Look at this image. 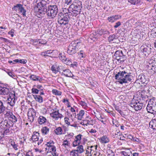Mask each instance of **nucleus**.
<instances>
[{
	"instance_id": "nucleus-26",
	"label": "nucleus",
	"mask_w": 156,
	"mask_h": 156,
	"mask_svg": "<svg viewBox=\"0 0 156 156\" xmlns=\"http://www.w3.org/2000/svg\"><path fill=\"white\" fill-rule=\"evenodd\" d=\"M46 121V118L42 116H40L38 119V123L41 125L45 123Z\"/></svg>"
},
{
	"instance_id": "nucleus-12",
	"label": "nucleus",
	"mask_w": 156,
	"mask_h": 156,
	"mask_svg": "<svg viewBox=\"0 0 156 156\" xmlns=\"http://www.w3.org/2000/svg\"><path fill=\"white\" fill-rule=\"evenodd\" d=\"M82 135L80 134H78L75 136L74 141L73 143V146L75 147L79 145L82 139Z\"/></svg>"
},
{
	"instance_id": "nucleus-56",
	"label": "nucleus",
	"mask_w": 156,
	"mask_h": 156,
	"mask_svg": "<svg viewBox=\"0 0 156 156\" xmlns=\"http://www.w3.org/2000/svg\"><path fill=\"white\" fill-rule=\"evenodd\" d=\"M121 25V23L120 22L118 21L115 23V25L114 26L115 28H117Z\"/></svg>"
},
{
	"instance_id": "nucleus-24",
	"label": "nucleus",
	"mask_w": 156,
	"mask_h": 156,
	"mask_svg": "<svg viewBox=\"0 0 156 156\" xmlns=\"http://www.w3.org/2000/svg\"><path fill=\"white\" fill-rule=\"evenodd\" d=\"M63 62L67 65L71 66H76L75 64H72V62L69 59L66 58L64 60V61H63Z\"/></svg>"
},
{
	"instance_id": "nucleus-27",
	"label": "nucleus",
	"mask_w": 156,
	"mask_h": 156,
	"mask_svg": "<svg viewBox=\"0 0 156 156\" xmlns=\"http://www.w3.org/2000/svg\"><path fill=\"white\" fill-rule=\"evenodd\" d=\"M39 133L37 132H34V134L32 135V140L34 142L38 140Z\"/></svg>"
},
{
	"instance_id": "nucleus-61",
	"label": "nucleus",
	"mask_w": 156,
	"mask_h": 156,
	"mask_svg": "<svg viewBox=\"0 0 156 156\" xmlns=\"http://www.w3.org/2000/svg\"><path fill=\"white\" fill-rule=\"evenodd\" d=\"M80 105L83 106H86V103L82 101L80 102Z\"/></svg>"
},
{
	"instance_id": "nucleus-28",
	"label": "nucleus",
	"mask_w": 156,
	"mask_h": 156,
	"mask_svg": "<svg viewBox=\"0 0 156 156\" xmlns=\"http://www.w3.org/2000/svg\"><path fill=\"white\" fill-rule=\"evenodd\" d=\"M76 152L79 154L83 152L84 150L83 149V146L82 145H79L77 147L76 150H75Z\"/></svg>"
},
{
	"instance_id": "nucleus-51",
	"label": "nucleus",
	"mask_w": 156,
	"mask_h": 156,
	"mask_svg": "<svg viewBox=\"0 0 156 156\" xmlns=\"http://www.w3.org/2000/svg\"><path fill=\"white\" fill-rule=\"evenodd\" d=\"M34 87H36L37 89L39 90L40 91H41L43 90V87L42 86L40 85H37V86H34Z\"/></svg>"
},
{
	"instance_id": "nucleus-7",
	"label": "nucleus",
	"mask_w": 156,
	"mask_h": 156,
	"mask_svg": "<svg viewBox=\"0 0 156 156\" xmlns=\"http://www.w3.org/2000/svg\"><path fill=\"white\" fill-rule=\"evenodd\" d=\"M36 111L33 108H31L29 109L27 115L30 122H32L34 120L36 116Z\"/></svg>"
},
{
	"instance_id": "nucleus-8",
	"label": "nucleus",
	"mask_w": 156,
	"mask_h": 156,
	"mask_svg": "<svg viewBox=\"0 0 156 156\" xmlns=\"http://www.w3.org/2000/svg\"><path fill=\"white\" fill-rule=\"evenodd\" d=\"M13 11H19L21 13H22L23 16H26V10L24 9L23 5L20 4H17L14 5L12 8Z\"/></svg>"
},
{
	"instance_id": "nucleus-64",
	"label": "nucleus",
	"mask_w": 156,
	"mask_h": 156,
	"mask_svg": "<svg viewBox=\"0 0 156 156\" xmlns=\"http://www.w3.org/2000/svg\"><path fill=\"white\" fill-rule=\"evenodd\" d=\"M103 29H101V30H99V31H98V34H99V35H102L103 34Z\"/></svg>"
},
{
	"instance_id": "nucleus-55",
	"label": "nucleus",
	"mask_w": 156,
	"mask_h": 156,
	"mask_svg": "<svg viewBox=\"0 0 156 156\" xmlns=\"http://www.w3.org/2000/svg\"><path fill=\"white\" fill-rule=\"evenodd\" d=\"M54 143L52 141H50L48 142L47 143V144L45 145H46L48 147H50L52 146V144H53Z\"/></svg>"
},
{
	"instance_id": "nucleus-14",
	"label": "nucleus",
	"mask_w": 156,
	"mask_h": 156,
	"mask_svg": "<svg viewBox=\"0 0 156 156\" xmlns=\"http://www.w3.org/2000/svg\"><path fill=\"white\" fill-rule=\"evenodd\" d=\"M50 115L54 119H55L56 120L60 118H61L63 117V116L58 112V111H55L50 114Z\"/></svg>"
},
{
	"instance_id": "nucleus-46",
	"label": "nucleus",
	"mask_w": 156,
	"mask_h": 156,
	"mask_svg": "<svg viewBox=\"0 0 156 156\" xmlns=\"http://www.w3.org/2000/svg\"><path fill=\"white\" fill-rule=\"evenodd\" d=\"M2 123H3L4 125L7 127L9 128L10 126V124L9 123L8 121L7 120H5L3 122H2Z\"/></svg>"
},
{
	"instance_id": "nucleus-9",
	"label": "nucleus",
	"mask_w": 156,
	"mask_h": 156,
	"mask_svg": "<svg viewBox=\"0 0 156 156\" xmlns=\"http://www.w3.org/2000/svg\"><path fill=\"white\" fill-rule=\"evenodd\" d=\"M152 48L150 45H145L141 46L140 48V50L144 54L145 56H147L150 54L151 52Z\"/></svg>"
},
{
	"instance_id": "nucleus-13",
	"label": "nucleus",
	"mask_w": 156,
	"mask_h": 156,
	"mask_svg": "<svg viewBox=\"0 0 156 156\" xmlns=\"http://www.w3.org/2000/svg\"><path fill=\"white\" fill-rule=\"evenodd\" d=\"M151 62L149 63V64L147 65L148 69L149 70H152L154 72H156V61L154 60V61L150 60Z\"/></svg>"
},
{
	"instance_id": "nucleus-20",
	"label": "nucleus",
	"mask_w": 156,
	"mask_h": 156,
	"mask_svg": "<svg viewBox=\"0 0 156 156\" xmlns=\"http://www.w3.org/2000/svg\"><path fill=\"white\" fill-rule=\"evenodd\" d=\"M6 102L4 101L0 100V114L4 112L6 107Z\"/></svg>"
},
{
	"instance_id": "nucleus-41",
	"label": "nucleus",
	"mask_w": 156,
	"mask_h": 156,
	"mask_svg": "<svg viewBox=\"0 0 156 156\" xmlns=\"http://www.w3.org/2000/svg\"><path fill=\"white\" fill-rule=\"evenodd\" d=\"M58 72H59L61 74V73H62V72H63L66 69L65 67L62 66H58Z\"/></svg>"
},
{
	"instance_id": "nucleus-47",
	"label": "nucleus",
	"mask_w": 156,
	"mask_h": 156,
	"mask_svg": "<svg viewBox=\"0 0 156 156\" xmlns=\"http://www.w3.org/2000/svg\"><path fill=\"white\" fill-rule=\"evenodd\" d=\"M11 119V120H10L9 121H12L13 122H16L17 120V118L13 114L12 115Z\"/></svg>"
},
{
	"instance_id": "nucleus-38",
	"label": "nucleus",
	"mask_w": 156,
	"mask_h": 156,
	"mask_svg": "<svg viewBox=\"0 0 156 156\" xmlns=\"http://www.w3.org/2000/svg\"><path fill=\"white\" fill-rule=\"evenodd\" d=\"M108 40L109 42L113 41L114 39H116V34H113L110 36L108 38Z\"/></svg>"
},
{
	"instance_id": "nucleus-44",
	"label": "nucleus",
	"mask_w": 156,
	"mask_h": 156,
	"mask_svg": "<svg viewBox=\"0 0 156 156\" xmlns=\"http://www.w3.org/2000/svg\"><path fill=\"white\" fill-rule=\"evenodd\" d=\"M48 147V151L51 152V151L56 152L55 147L54 146H51Z\"/></svg>"
},
{
	"instance_id": "nucleus-60",
	"label": "nucleus",
	"mask_w": 156,
	"mask_h": 156,
	"mask_svg": "<svg viewBox=\"0 0 156 156\" xmlns=\"http://www.w3.org/2000/svg\"><path fill=\"white\" fill-rule=\"evenodd\" d=\"M14 30L13 29H12L11 31H9L8 32V34H10L12 37L13 36V33H14Z\"/></svg>"
},
{
	"instance_id": "nucleus-43",
	"label": "nucleus",
	"mask_w": 156,
	"mask_h": 156,
	"mask_svg": "<svg viewBox=\"0 0 156 156\" xmlns=\"http://www.w3.org/2000/svg\"><path fill=\"white\" fill-rule=\"evenodd\" d=\"M98 36L97 35H94L93 34H92L90 35L89 38L94 41L97 38Z\"/></svg>"
},
{
	"instance_id": "nucleus-35",
	"label": "nucleus",
	"mask_w": 156,
	"mask_h": 156,
	"mask_svg": "<svg viewBox=\"0 0 156 156\" xmlns=\"http://www.w3.org/2000/svg\"><path fill=\"white\" fill-rule=\"evenodd\" d=\"M51 70L53 73L55 74L58 72V68L56 65L52 66L51 67Z\"/></svg>"
},
{
	"instance_id": "nucleus-42",
	"label": "nucleus",
	"mask_w": 156,
	"mask_h": 156,
	"mask_svg": "<svg viewBox=\"0 0 156 156\" xmlns=\"http://www.w3.org/2000/svg\"><path fill=\"white\" fill-rule=\"evenodd\" d=\"M10 143L11 146L13 147L15 150H16L18 149L17 148V144H15V143L12 140H11L10 141Z\"/></svg>"
},
{
	"instance_id": "nucleus-1",
	"label": "nucleus",
	"mask_w": 156,
	"mask_h": 156,
	"mask_svg": "<svg viewBox=\"0 0 156 156\" xmlns=\"http://www.w3.org/2000/svg\"><path fill=\"white\" fill-rule=\"evenodd\" d=\"M131 74L130 73H128L127 71H120L115 75V79L121 84L128 83L131 81L133 78Z\"/></svg>"
},
{
	"instance_id": "nucleus-36",
	"label": "nucleus",
	"mask_w": 156,
	"mask_h": 156,
	"mask_svg": "<svg viewBox=\"0 0 156 156\" xmlns=\"http://www.w3.org/2000/svg\"><path fill=\"white\" fill-rule=\"evenodd\" d=\"M13 61L15 62H19L20 63L24 64L27 62V60L25 59L19 60L18 59H16L13 60Z\"/></svg>"
},
{
	"instance_id": "nucleus-10",
	"label": "nucleus",
	"mask_w": 156,
	"mask_h": 156,
	"mask_svg": "<svg viewBox=\"0 0 156 156\" xmlns=\"http://www.w3.org/2000/svg\"><path fill=\"white\" fill-rule=\"evenodd\" d=\"M13 93H12L9 94V97L8 99V102H7V103L12 106L14 105L16 101V98H15V92L13 91Z\"/></svg>"
},
{
	"instance_id": "nucleus-29",
	"label": "nucleus",
	"mask_w": 156,
	"mask_h": 156,
	"mask_svg": "<svg viewBox=\"0 0 156 156\" xmlns=\"http://www.w3.org/2000/svg\"><path fill=\"white\" fill-rule=\"evenodd\" d=\"M149 124L151 126V127L153 129H156V119L152 120L150 122Z\"/></svg>"
},
{
	"instance_id": "nucleus-31",
	"label": "nucleus",
	"mask_w": 156,
	"mask_h": 156,
	"mask_svg": "<svg viewBox=\"0 0 156 156\" xmlns=\"http://www.w3.org/2000/svg\"><path fill=\"white\" fill-rule=\"evenodd\" d=\"M30 78L34 81L39 80L40 81L42 80L41 78L34 75H32L30 76Z\"/></svg>"
},
{
	"instance_id": "nucleus-18",
	"label": "nucleus",
	"mask_w": 156,
	"mask_h": 156,
	"mask_svg": "<svg viewBox=\"0 0 156 156\" xmlns=\"http://www.w3.org/2000/svg\"><path fill=\"white\" fill-rule=\"evenodd\" d=\"M61 75H64L65 76L67 77H71L74 78V76L73 75L70 70L66 69L63 72L61 73Z\"/></svg>"
},
{
	"instance_id": "nucleus-40",
	"label": "nucleus",
	"mask_w": 156,
	"mask_h": 156,
	"mask_svg": "<svg viewBox=\"0 0 156 156\" xmlns=\"http://www.w3.org/2000/svg\"><path fill=\"white\" fill-rule=\"evenodd\" d=\"M79 154L75 150H73L70 152V156H79Z\"/></svg>"
},
{
	"instance_id": "nucleus-25",
	"label": "nucleus",
	"mask_w": 156,
	"mask_h": 156,
	"mask_svg": "<svg viewBox=\"0 0 156 156\" xmlns=\"http://www.w3.org/2000/svg\"><path fill=\"white\" fill-rule=\"evenodd\" d=\"M99 140H101V143L103 144L107 143L109 142L108 138L106 136L101 137Z\"/></svg>"
},
{
	"instance_id": "nucleus-58",
	"label": "nucleus",
	"mask_w": 156,
	"mask_h": 156,
	"mask_svg": "<svg viewBox=\"0 0 156 156\" xmlns=\"http://www.w3.org/2000/svg\"><path fill=\"white\" fill-rule=\"evenodd\" d=\"M141 98H140L141 99V101H143V102H144V98H147V96L146 95L145 96H144V95H141ZM137 98H139L138 97H137Z\"/></svg>"
},
{
	"instance_id": "nucleus-6",
	"label": "nucleus",
	"mask_w": 156,
	"mask_h": 156,
	"mask_svg": "<svg viewBox=\"0 0 156 156\" xmlns=\"http://www.w3.org/2000/svg\"><path fill=\"white\" fill-rule=\"evenodd\" d=\"M114 58L120 62H123L126 60L125 55L123 54L122 51H117L114 54Z\"/></svg>"
},
{
	"instance_id": "nucleus-50",
	"label": "nucleus",
	"mask_w": 156,
	"mask_h": 156,
	"mask_svg": "<svg viewBox=\"0 0 156 156\" xmlns=\"http://www.w3.org/2000/svg\"><path fill=\"white\" fill-rule=\"evenodd\" d=\"M52 92L53 94H54L56 95H61V92L58 91L56 90H53L52 91Z\"/></svg>"
},
{
	"instance_id": "nucleus-11",
	"label": "nucleus",
	"mask_w": 156,
	"mask_h": 156,
	"mask_svg": "<svg viewBox=\"0 0 156 156\" xmlns=\"http://www.w3.org/2000/svg\"><path fill=\"white\" fill-rule=\"evenodd\" d=\"M136 82L139 83H140V82L142 84H147L148 81L144 74H141L138 76L137 80H136Z\"/></svg>"
},
{
	"instance_id": "nucleus-53",
	"label": "nucleus",
	"mask_w": 156,
	"mask_h": 156,
	"mask_svg": "<svg viewBox=\"0 0 156 156\" xmlns=\"http://www.w3.org/2000/svg\"><path fill=\"white\" fill-rule=\"evenodd\" d=\"M79 55L80 57L84 58L85 57V55L83 51H80V52L79 53Z\"/></svg>"
},
{
	"instance_id": "nucleus-16",
	"label": "nucleus",
	"mask_w": 156,
	"mask_h": 156,
	"mask_svg": "<svg viewBox=\"0 0 156 156\" xmlns=\"http://www.w3.org/2000/svg\"><path fill=\"white\" fill-rule=\"evenodd\" d=\"M137 102V107H136V111H138L141 109L143 107H144V102L143 101H141V99L140 98H137L136 99Z\"/></svg>"
},
{
	"instance_id": "nucleus-30",
	"label": "nucleus",
	"mask_w": 156,
	"mask_h": 156,
	"mask_svg": "<svg viewBox=\"0 0 156 156\" xmlns=\"http://www.w3.org/2000/svg\"><path fill=\"white\" fill-rule=\"evenodd\" d=\"M84 114V112L83 110H81L80 111L79 113L77 114V119L81 120L83 117Z\"/></svg>"
},
{
	"instance_id": "nucleus-22",
	"label": "nucleus",
	"mask_w": 156,
	"mask_h": 156,
	"mask_svg": "<svg viewBox=\"0 0 156 156\" xmlns=\"http://www.w3.org/2000/svg\"><path fill=\"white\" fill-rule=\"evenodd\" d=\"M130 106L132 108H133L136 111V107L138 105H137L136 99L133 98L131 101L130 103Z\"/></svg>"
},
{
	"instance_id": "nucleus-39",
	"label": "nucleus",
	"mask_w": 156,
	"mask_h": 156,
	"mask_svg": "<svg viewBox=\"0 0 156 156\" xmlns=\"http://www.w3.org/2000/svg\"><path fill=\"white\" fill-rule=\"evenodd\" d=\"M72 12L71 13V15H72L73 16H76L80 12L79 11H78V10L76 9H74L73 10H72Z\"/></svg>"
},
{
	"instance_id": "nucleus-54",
	"label": "nucleus",
	"mask_w": 156,
	"mask_h": 156,
	"mask_svg": "<svg viewBox=\"0 0 156 156\" xmlns=\"http://www.w3.org/2000/svg\"><path fill=\"white\" fill-rule=\"evenodd\" d=\"M65 122L66 124H67L68 125H70V123L69 122V118L67 117H65L64 118Z\"/></svg>"
},
{
	"instance_id": "nucleus-19",
	"label": "nucleus",
	"mask_w": 156,
	"mask_h": 156,
	"mask_svg": "<svg viewBox=\"0 0 156 156\" xmlns=\"http://www.w3.org/2000/svg\"><path fill=\"white\" fill-rule=\"evenodd\" d=\"M121 17V16L119 15H113L108 17V20L109 22L112 23L117 20L120 19Z\"/></svg>"
},
{
	"instance_id": "nucleus-45",
	"label": "nucleus",
	"mask_w": 156,
	"mask_h": 156,
	"mask_svg": "<svg viewBox=\"0 0 156 156\" xmlns=\"http://www.w3.org/2000/svg\"><path fill=\"white\" fill-rule=\"evenodd\" d=\"M121 154L125 156H130L131 153V152H127L125 151H122L121 152Z\"/></svg>"
},
{
	"instance_id": "nucleus-32",
	"label": "nucleus",
	"mask_w": 156,
	"mask_h": 156,
	"mask_svg": "<svg viewBox=\"0 0 156 156\" xmlns=\"http://www.w3.org/2000/svg\"><path fill=\"white\" fill-rule=\"evenodd\" d=\"M55 133L57 135H61L62 133V130L61 127H58L55 130Z\"/></svg>"
},
{
	"instance_id": "nucleus-21",
	"label": "nucleus",
	"mask_w": 156,
	"mask_h": 156,
	"mask_svg": "<svg viewBox=\"0 0 156 156\" xmlns=\"http://www.w3.org/2000/svg\"><path fill=\"white\" fill-rule=\"evenodd\" d=\"M33 96L35 100L40 103H41L43 101V99L42 97L40 95H33Z\"/></svg>"
},
{
	"instance_id": "nucleus-57",
	"label": "nucleus",
	"mask_w": 156,
	"mask_h": 156,
	"mask_svg": "<svg viewBox=\"0 0 156 156\" xmlns=\"http://www.w3.org/2000/svg\"><path fill=\"white\" fill-rule=\"evenodd\" d=\"M31 42H32L33 44H35L36 43H38L39 40H37V39H32L31 40Z\"/></svg>"
},
{
	"instance_id": "nucleus-59",
	"label": "nucleus",
	"mask_w": 156,
	"mask_h": 156,
	"mask_svg": "<svg viewBox=\"0 0 156 156\" xmlns=\"http://www.w3.org/2000/svg\"><path fill=\"white\" fill-rule=\"evenodd\" d=\"M72 0H65V3L67 5L71 3Z\"/></svg>"
},
{
	"instance_id": "nucleus-48",
	"label": "nucleus",
	"mask_w": 156,
	"mask_h": 156,
	"mask_svg": "<svg viewBox=\"0 0 156 156\" xmlns=\"http://www.w3.org/2000/svg\"><path fill=\"white\" fill-rule=\"evenodd\" d=\"M31 90L32 93L35 94H38V92L40 91L39 90H38L37 88H34V87L32 88Z\"/></svg>"
},
{
	"instance_id": "nucleus-3",
	"label": "nucleus",
	"mask_w": 156,
	"mask_h": 156,
	"mask_svg": "<svg viewBox=\"0 0 156 156\" xmlns=\"http://www.w3.org/2000/svg\"><path fill=\"white\" fill-rule=\"evenodd\" d=\"M64 10L63 11L64 13H60L61 15L58 18V22L61 25L65 26L69 22L68 18H69V14L68 13H65Z\"/></svg>"
},
{
	"instance_id": "nucleus-34",
	"label": "nucleus",
	"mask_w": 156,
	"mask_h": 156,
	"mask_svg": "<svg viewBox=\"0 0 156 156\" xmlns=\"http://www.w3.org/2000/svg\"><path fill=\"white\" fill-rule=\"evenodd\" d=\"M128 2L133 5H136L139 4L140 0H128Z\"/></svg>"
},
{
	"instance_id": "nucleus-2",
	"label": "nucleus",
	"mask_w": 156,
	"mask_h": 156,
	"mask_svg": "<svg viewBox=\"0 0 156 156\" xmlns=\"http://www.w3.org/2000/svg\"><path fill=\"white\" fill-rule=\"evenodd\" d=\"M47 15L50 19H53L56 15L58 12L57 6L55 5H49L48 7Z\"/></svg>"
},
{
	"instance_id": "nucleus-63",
	"label": "nucleus",
	"mask_w": 156,
	"mask_h": 156,
	"mask_svg": "<svg viewBox=\"0 0 156 156\" xmlns=\"http://www.w3.org/2000/svg\"><path fill=\"white\" fill-rule=\"evenodd\" d=\"M94 121L93 120H91L90 121L87 120V123L89 125H93Z\"/></svg>"
},
{
	"instance_id": "nucleus-17",
	"label": "nucleus",
	"mask_w": 156,
	"mask_h": 156,
	"mask_svg": "<svg viewBox=\"0 0 156 156\" xmlns=\"http://www.w3.org/2000/svg\"><path fill=\"white\" fill-rule=\"evenodd\" d=\"M10 90L6 87H0V94L7 95L9 94Z\"/></svg>"
},
{
	"instance_id": "nucleus-33",
	"label": "nucleus",
	"mask_w": 156,
	"mask_h": 156,
	"mask_svg": "<svg viewBox=\"0 0 156 156\" xmlns=\"http://www.w3.org/2000/svg\"><path fill=\"white\" fill-rule=\"evenodd\" d=\"M49 128L46 126L43 127L41 130L42 133L45 135L46 134L49 132Z\"/></svg>"
},
{
	"instance_id": "nucleus-15",
	"label": "nucleus",
	"mask_w": 156,
	"mask_h": 156,
	"mask_svg": "<svg viewBox=\"0 0 156 156\" xmlns=\"http://www.w3.org/2000/svg\"><path fill=\"white\" fill-rule=\"evenodd\" d=\"M38 1H39V2L37 3V8H43L47 7V4L46 2L43 0H41H41H38L36 2H38Z\"/></svg>"
},
{
	"instance_id": "nucleus-5",
	"label": "nucleus",
	"mask_w": 156,
	"mask_h": 156,
	"mask_svg": "<svg viewBox=\"0 0 156 156\" xmlns=\"http://www.w3.org/2000/svg\"><path fill=\"white\" fill-rule=\"evenodd\" d=\"M79 43L76 41H72L68 47L67 53L69 55L76 53L78 50V45Z\"/></svg>"
},
{
	"instance_id": "nucleus-62",
	"label": "nucleus",
	"mask_w": 156,
	"mask_h": 156,
	"mask_svg": "<svg viewBox=\"0 0 156 156\" xmlns=\"http://www.w3.org/2000/svg\"><path fill=\"white\" fill-rule=\"evenodd\" d=\"M74 8H75L74 4H73L71 5L69 8V9H71L72 10H74Z\"/></svg>"
},
{
	"instance_id": "nucleus-49",
	"label": "nucleus",
	"mask_w": 156,
	"mask_h": 156,
	"mask_svg": "<svg viewBox=\"0 0 156 156\" xmlns=\"http://www.w3.org/2000/svg\"><path fill=\"white\" fill-rule=\"evenodd\" d=\"M59 57L60 59L62 61V62L63 61H64V60L66 58L64 55L62 53H61L59 54Z\"/></svg>"
},
{
	"instance_id": "nucleus-52",
	"label": "nucleus",
	"mask_w": 156,
	"mask_h": 156,
	"mask_svg": "<svg viewBox=\"0 0 156 156\" xmlns=\"http://www.w3.org/2000/svg\"><path fill=\"white\" fill-rule=\"evenodd\" d=\"M62 145L64 146L65 147L66 146H69L70 145V144L69 143L68 141L67 140H64Z\"/></svg>"
},
{
	"instance_id": "nucleus-4",
	"label": "nucleus",
	"mask_w": 156,
	"mask_h": 156,
	"mask_svg": "<svg viewBox=\"0 0 156 156\" xmlns=\"http://www.w3.org/2000/svg\"><path fill=\"white\" fill-rule=\"evenodd\" d=\"M147 110L148 112L151 114L156 113V100L151 99L149 101L147 107Z\"/></svg>"
},
{
	"instance_id": "nucleus-37",
	"label": "nucleus",
	"mask_w": 156,
	"mask_h": 156,
	"mask_svg": "<svg viewBox=\"0 0 156 156\" xmlns=\"http://www.w3.org/2000/svg\"><path fill=\"white\" fill-rule=\"evenodd\" d=\"M12 115L13 114L12 112H8L5 114V117H7L8 119L10 120H11Z\"/></svg>"
},
{
	"instance_id": "nucleus-23",
	"label": "nucleus",
	"mask_w": 156,
	"mask_h": 156,
	"mask_svg": "<svg viewBox=\"0 0 156 156\" xmlns=\"http://www.w3.org/2000/svg\"><path fill=\"white\" fill-rule=\"evenodd\" d=\"M47 10L48 8H47V7L38 9V12L40 14H42V15L46 13L47 14Z\"/></svg>"
}]
</instances>
